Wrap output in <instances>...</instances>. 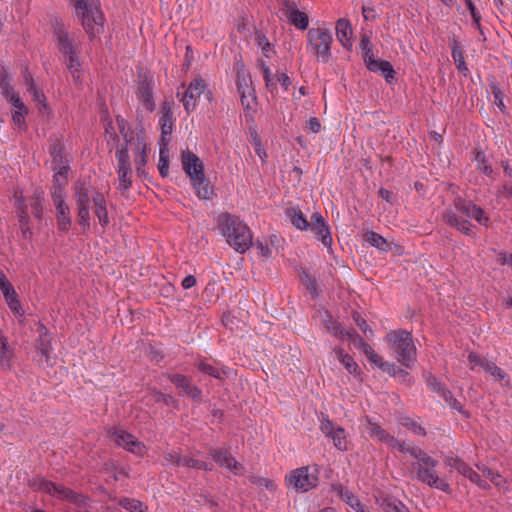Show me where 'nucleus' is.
I'll list each match as a JSON object with an SVG mask.
<instances>
[{
	"instance_id": "dca6fc26",
	"label": "nucleus",
	"mask_w": 512,
	"mask_h": 512,
	"mask_svg": "<svg viewBox=\"0 0 512 512\" xmlns=\"http://www.w3.org/2000/svg\"><path fill=\"white\" fill-rule=\"evenodd\" d=\"M332 491L349 505L355 512H368L360 500L342 484H332Z\"/></svg>"
},
{
	"instance_id": "bb28decb",
	"label": "nucleus",
	"mask_w": 512,
	"mask_h": 512,
	"mask_svg": "<svg viewBox=\"0 0 512 512\" xmlns=\"http://www.w3.org/2000/svg\"><path fill=\"white\" fill-rule=\"evenodd\" d=\"M377 502L384 512H410L404 503L391 496H384Z\"/></svg>"
},
{
	"instance_id": "6e6d98bb",
	"label": "nucleus",
	"mask_w": 512,
	"mask_h": 512,
	"mask_svg": "<svg viewBox=\"0 0 512 512\" xmlns=\"http://www.w3.org/2000/svg\"><path fill=\"white\" fill-rule=\"evenodd\" d=\"M95 215L99 220V223L102 227H106L109 225L110 220L108 216V211L106 205L95 207Z\"/></svg>"
},
{
	"instance_id": "ea45409f",
	"label": "nucleus",
	"mask_w": 512,
	"mask_h": 512,
	"mask_svg": "<svg viewBox=\"0 0 512 512\" xmlns=\"http://www.w3.org/2000/svg\"><path fill=\"white\" fill-rule=\"evenodd\" d=\"M478 470H480L484 477H487L490 479V481L497 487H502L506 484V481L503 479V477L498 474L497 472H494L492 469L488 468L485 465H477Z\"/></svg>"
},
{
	"instance_id": "a19ab883",
	"label": "nucleus",
	"mask_w": 512,
	"mask_h": 512,
	"mask_svg": "<svg viewBox=\"0 0 512 512\" xmlns=\"http://www.w3.org/2000/svg\"><path fill=\"white\" fill-rule=\"evenodd\" d=\"M158 170L164 178L169 174V150L167 147H160Z\"/></svg>"
},
{
	"instance_id": "7ed1b4c3",
	"label": "nucleus",
	"mask_w": 512,
	"mask_h": 512,
	"mask_svg": "<svg viewBox=\"0 0 512 512\" xmlns=\"http://www.w3.org/2000/svg\"><path fill=\"white\" fill-rule=\"evenodd\" d=\"M181 163L183 170L189 176L191 183L200 199H210L213 191L209 186L204 174V164L202 160L192 151L185 150L181 154Z\"/></svg>"
},
{
	"instance_id": "6ab92c4d",
	"label": "nucleus",
	"mask_w": 512,
	"mask_h": 512,
	"mask_svg": "<svg viewBox=\"0 0 512 512\" xmlns=\"http://www.w3.org/2000/svg\"><path fill=\"white\" fill-rule=\"evenodd\" d=\"M366 66L372 72L380 71L388 83H391L394 79L395 70L389 61L368 57L366 58Z\"/></svg>"
},
{
	"instance_id": "864d4df0",
	"label": "nucleus",
	"mask_w": 512,
	"mask_h": 512,
	"mask_svg": "<svg viewBox=\"0 0 512 512\" xmlns=\"http://www.w3.org/2000/svg\"><path fill=\"white\" fill-rule=\"evenodd\" d=\"M149 396L154 402H163L167 406H170L176 402L171 395L164 394L157 390L151 391Z\"/></svg>"
},
{
	"instance_id": "09e8293b",
	"label": "nucleus",
	"mask_w": 512,
	"mask_h": 512,
	"mask_svg": "<svg viewBox=\"0 0 512 512\" xmlns=\"http://www.w3.org/2000/svg\"><path fill=\"white\" fill-rule=\"evenodd\" d=\"M197 367L202 373L210 375L217 379H222V374H226L225 371L221 372L218 369H216L215 367H213L212 365L205 363V362H199Z\"/></svg>"
},
{
	"instance_id": "f8f14e48",
	"label": "nucleus",
	"mask_w": 512,
	"mask_h": 512,
	"mask_svg": "<svg viewBox=\"0 0 512 512\" xmlns=\"http://www.w3.org/2000/svg\"><path fill=\"white\" fill-rule=\"evenodd\" d=\"M168 378L176 387L181 388L185 395L191 397L194 401H202L201 390L197 386L192 385L191 381L186 376L181 374H169Z\"/></svg>"
},
{
	"instance_id": "0eeeda50",
	"label": "nucleus",
	"mask_w": 512,
	"mask_h": 512,
	"mask_svg": "<svg viewBox=\"0 0 512 512\" xmlns=\"http://www.w3.org/2000/svg\"><path fill=\"white\" fill-rule=\"evenodd\" d=\"M308 50L317 61L327 63L331 58L332 33L326 28H311L307 32Z\"/></svg>"
},
{
	"instance_id": "c9c22d12",
	"label": "nucleus",
	"mask_w": 512,
	"mask_h": 512,
	"mask_svg": "<svg viewBox=\"0 0 512 512\" xmlns=\"http://www.w3.org/2000/svg\"><path fill=\"white\" fill-rule=\"evenodd\" d=\"M479 366L498 380H503L506 377L504 370L486 358L484 360H479Z\"/></svg>"
},
{
	"instance_id": "72a5a7b5",
	"label": "nucleus",
	"mask_w": 512,
	"mask_h": 512,
	"mask_svg": "<svg viewBox=\"0 0 512 512\" xmlns=\"http://www.w3.org/2000/svg\"><path fill=\"white\" fill-rule=\"evenodd\" d=\"M364 238L366 242H368L370 245L378 248L381 251H388L390 249V246L386 239L376 232H367L365 233Z\"/></svg>"
},
{
	"instance_id": "2eb2a0df",
	"label": "nucleus",
	"mask_w": 512,
	"mask_h": 512,
	"mask_svg": "<svg viewBox=\"0 0 512 512\" xmlns=\"http://www.w3.org/2000/svg\"><path fill=\"white\" fill-rule=\"evenodd\" d=\"M442 219L451 227L456 228L458 231L465 235L472 236L471 223L458 216V214L451 208L446 209L442 214Z\"/></svg>"
},
{
	"instance_id": "7c9ffc66",
	"label": "nucleus",
	"mask_w": 512,
	"mask_h": 512,
	"mask_svg": "<svg viewBox=\"0 0 512 512\" xmlns=\"http://www.w3.org/2000/svg\"><path fill=\"white\" fill-rule=\"evenodd\" d=\"M299 277H300L302 284L305 285V287L312 294V297L317 298L320 294V290L318 288L316 278L304 269L301 270Z\"/></svg>"
},
{
	"instance_id": "a18cd8bd",
	"label": "nucleus",
	"mask_w": 512,
	"mask_h": 512,
	"mask_svg": "<svg viewBox=\"0 0 512 512\" xmlns=\"http://www.w3.org/2000/svg\"><path fill=\"white\" fill-rule=\"evenodd\" d=\"M445 402L452 408L458 412L463 413L462 406L460 402L453 396L450 390L446 389V387L439 394Z\"/></svg>"
},
{
	"instance_id": "ddd939ff",
	"label": "nucleus",
	"mask_w": 512,
	"mask_h": 512,
	"mask_svg": "<svg viewBox=\"0 0 512 512\" xmlns=\"http://www.w3.org/2000/svg\"><path fill=\"white\" fill-rule=\"evenodd\" d=\"M312 220L313 223L310 224L311 230L324 246L330 247L332 244V237L329 226L325 222L324 218L320 213L316 212L312 215Z\"/></svg>"
},
{
	"instance_id": "f03ea898",
	"label": "nucleus",
	"mask_w": 512,
	"mask_h": 512,
	"mask_svg": "<svg viewBox=\"0 0 512 512\" xmlns=\"http://www.w3.org/2000/svg\"><path fill=\"white\" fill-rule=\"evenodd\" d=\"M411 456L417 459V461L413 462L411 465L412 472H415V478L417 480L443 492H451L450 485L443 479H440L435 470L438 464L435 459L430 457L423 450H412Z\"/></svg>"
},
{
	"instance_id": "20e7f679",
	"label": "nucleus",
	"mask_w": 512,
	"mask_h": 512,
	"mask_svg": "<svg viewBox=\"0 0 512 512\" xmlns=\"http://www.w3.org/2000/svg\"><path fill=\"white\" fill-rule=\"evenodd\" d=\"M385 339L397 361L405 368H412L417 355L412 334L403 329L392 330Z\"/></svg>"
},
{
	"instance_id": "2f4dec72",
	"label": "nucleus",
	"mask_w": 512,
	"mask_h": 512,
	"mask_svg": "<svg viewBox=\"0 0 512 512\" xmlns=\"http://www.w3.org/2000/svg\"><path fill=\"white\" fill-rule=\"evenodd\" d=\"M345 339L353 343L354 347L360 349L365 355L372 354L373 348L355 330L347 332Z\"/></svg>"
},
{
	"instance_id": "a211bd4d",
	"label": "nucleus",
	"mask_w": 512,
	"mask_h": 512,
	"mask_svg": "<svg viewBox=\"0 0 512 512\" xmlns=\"http://www.w3.org/2000/svg\"><path fill=\"white\" fill-rule=\"evenodd\" d=\"M49 153L52 157L51 167L69 166V161L64 154V146L59 138H51Z\"/></svg>"
},
{
	"instance_id": "9b49d317",
	"label": "nucleus",
	"mask_w": 512,
	"mask_h": 512,
	"mask_svg": "<svg viewBox=\"0 0 512 512\" xmlns=\"http://www.w3.org/2000/svg\"><path fill=\"white\" fill-rule=\"evenodd\" d=\"M205 90L206 82L201 77H197L190 82L187 90L181 98L183 106L188 114L196 107V99L200 97Z\"/></svg>"
},
{
	"instance_id": "4be33fe9",
	"label": "nucleus",
	"mask_w": 512,
	"mask_h": 512,
	"mask_svg": "<svg viewBox=\"0 0 512 512\" xmlns=\"http://www.w3.org/2000/svg\"><path fill=\"white\" fill-rule=\"evenodd\" d=\"M336 36L339 42L345 47H351L352 27L350 21L345 18H340L336 22Z\"/></svg>"
},
{
	"instance_id": "e2e57ef3",
	"label": "nucleus",
	"mask_w": 512,
	"mask_h": 512,
	"mask_svg": "<svg viewBox=\"0 0 512 512\" xmlns=\"http://www.w3.org/2000/svg\"><path fill=\"white\" fill-rule=\"evenodd\" d=\"M63 190H64V188H62V187H55V186L51 187L50 192H51V198L53 200L54 206L58 205V204L65 203L64 198H63Z\"/></svg>"
},
{
	"instance_id": "bf43d9fd",
	"label": "nucleus",
	"mask_w": 512,
	"mask_h": 512,
	"mask_svg": "<svg viewBox=\"0 0 512 512\" xmlns=\"http://www.w3.org/2000/svg\"><path fill=\"white\" fill-rule=\"evenodd\" d=\"M450 46H451V55H452L453 60L455 62L463 60L464 57H463L462 48L456 38H453L450 41Z\"/></svg>"
},
{
	"instance_id": "cd10ccee",
	"label": "nucleus",
	"mask_w": 512,
	"mask_h": 512,
	"mask_svg": "<svg viewBox=\"0 0 512 512\" xmlns=\"http://www.w3.org/2000/svg\"><path fill=\"white\" fill-rule=\"evenodd\" d=\"M59 230L67 232L71 226L70 208L66 203L55 205Z\"/></svg>"
},
{
	"instance_id": "aec40b11",
	"label": "nucleus",
	"mask_w": 512,
	"mask_h": 512,
	"mask_svg": "<svg viewBox=\"0 0 512 512\" xmlns=\"http://www.w3.org/2000/svg\"><path fill=\"white\" fill-rule=\"evenodd\" d=\"M321 315V321L324 325L325 329L329 331L331 334H333L335 337H340L342 340L346 338V331L341 323L333 319L332 315L329 313V311L324 310L323 312H320Z\"/></svg>"
},
{
	"instance_id": "4d7b16f0",
	"label": "nucleus",
	"mask_w": 512,
	"mask_h": 512,
	"mask_svg": "<svg viewBox=\"0 0 512 512\" xmlns=\"http://www.w3.org/2000/svg\"><path fill=\"white\" fill-rule=\"evenodd\" d=\"M260 66H261V70L263 72V77L265 80L266 87L268 88V90H270L272 92L273 90L276 89L277 86H276V82L273 81V78L271 76V71H270L269 67H267L265 65L264 62H261Z\"/></svg>"
},
{
	"instance_id": "423d86ee",
	"label": "nucleus",
	"mask_w": 512,
	"mask_h": 512,
	"mask_svg": "<svg viewBox=\"0 0 512 512\" xmlns=\"http://www.w3.org/2000/svg\"><path fill=\"white\" fill-rule=\"evenodd\" d=\"M53 36L59 52L64 57L68 71L72 74L74 81L77 82L79 76L75 75V73L79 71L80 62L76 55L74 39L70 36L64 24L58 19L53 23Z\"/></svg>"
},
{
	"instance_id": "8fccbe9b",
	"label": "nucleus",
	"mask_w": 512,
	"mask_h": 512,
	"mask_svg": "<svg viewBox=\"0 0 512 512\" xmlns=\"http://www.w3.org/2000/svg\"><path fill=\"white\" fill-rule=\"evenodd\" d=\"M160 123H173V111L169 101H164L161 104Z\"/></svg>"
},
{
	"instance_id": "13d9d810",
	"label": "nucleus",
	"mask_w": 512,
	"mask_h": 512,
	"mask_svg": "<svg viewBox=\"0 0 512 512\" xmlns=\"http://www.w3.org/2000/svg\"><path fill=\"white\" fill-rule=\"evenodd\" d=\"M67 500L74 503L75 505H77L79 507V509H82V508L86 507V505L89 501V497L85 496L83 494H79L75 491H72L71 495L69 496V498Z\"/></svg>"
},
{
	"instance_id": "49530a36",
	"label": "nucleus",
	"mask_w": 512,
	"mask_h": 512,
	"mask_svg": "<svg viewBox=\"0 0 512 512\" xmlns=\"http://www.w3.org/2000/svg\"><path fill=\"white\" fill-rule=\"evenodd\" d=\"M352 318L356 325L361 329V331L365 334L366 337L373 336V330L370 328V326L367 324L366 320L358 313L357 311H354L352 313Z\"/></svg>"
},
{
	"instance_id": "c85d7f7f",
	"label": "nucleus",
	"mask_w": 512,
	"mask_h": 512,
	"mask_svg": "<svg viewBox=\"0 0 512 512\" xmlns=\"http://www.w3.org/2000/svg\"><path fill=\"white\" fill-rule=\"evenodd\" d=\"M285 213L295 228L306 230L310 227V223L306 220L303 213L299 209L290 207L286 209Z\"/></svg>"
},
{
	"instance_id": "393cba45",
	"label": "nucleus",
	"mask_w": 512,
	"mask_h": 512,
	"mask_svg": "<svg viewBox=\"0 0 512 512\" xmlns=\"http://www.w3.org/2000/svg\"><path fill=\"white\" fill-rule=\"evenodd\" d=\"M147 163V145L143 137L138 134L136 144V158L135 165L138 176L145 174L144 166Z\"/></svg>"
},
{
	"instance_id": "b1692460",
	"label": "nucleus",
	"mask_w": 512,
	"mask_h": 512,
	"mask_svg": "<svg viewBox=\"0 0 512 512\" xmlns=\"http://www.w3.org/2000/svg\"><path fill=\"white\" fill-rule=\"evenodd\" d=\"M1 291L5 298V301L11 311L17 315H23L24 311L21 307V304L18 300V295L12 284L6 285L5 287H1Z\"/></svg>"
},
{
	"instance_id": "a878e982",
	"label": "nucleus",
	"mask_w": 512,
	"mask_h": 512,
	"mask_svg": "<svg viewBox=\"0 0 512 512\" xmlns=\"http://www.w3.org/2000/svg\"><path fill=\"white\" fill-rule=\"evenodd\" d=\"M17 207L19 210L18 219L22 236L24 239L30 240L32 238L33 232L29 226V215L27 206L23 203L22 200L19 199L17 201Z\"/></svg>"
},
{
	"instance_id": "052dcab7",
	"label": "nucleus",
	"mask_w": 512,
	"mask_h": 512,
	"mask_svg": "<svg viewBox=\"0 0 512 512\" xmlns=\"http://www.w3.org/2000/svg\"><path fill=\"white\" fill-rule=\"evenodd\" d=\"M28 114V111H17L14 110L12 112V120L15 125H17L20 129H26L25 116Z\"/></svg>"
},
{
	"instance_id": "9d476101",
	"label": "nucleus",
	"mask_w": 512,
	"mask_h": 512,
	"mask_svg": "<svg viewBox=\"0 0 512 512\" xmlns=\"http://www.w3.org/2000/svg\"><path fill=\"white\" fill-rule=\"evenodd\" d=\"M318 478L309 474V467L304 466L293 471L289 483L297 490L306 492L317 485Z\"/></svg>"
},
{
	"instance_id": "37998d69",
	"label": "nucleus",
	"mask_w": 512,
	"mask_h": 512,
	"mask_svg": "<svg viewBox=\"0 0 512 512\" xmlns=\"http://www.w3.org/2000/svg\"><path fill=\"white\" fill-rule=\"evenodd\" d=\"M78 210V223L83 228V232L90 228L89 205H76Z\"/></svg>"
},
{
	"instance_id": "1a4fd4ad",
	"label": "nucleus",
	"mask_w": 512,
	"mask_h": 512,
	"mask_svg": "<svg viewBox=\"0 0 512 512\" xmlns=\"http://www.w3.org/2000/svg\"><path fill=\"white\" fill-rule=\"evenodd\" d=\"M454 207L456 213H462L468 218L475 219L479 224L488 226V216L485 215L481 207L475 205L472 201L459 197L454 201Z\"/></svg>"
},
{
	"instance_id": "412c9836",
	"label": "nucleus",
	"mask_w": 512,
	"mask_h": 512,
	"mask_svg": "<svg viewBox=\"0 0 512 512\" xmlns=\"http://www.w3.org/2000/svg\"><path fill=\"white\" fill-rule=\"evenodd\" d=\"M236 86L239 93H247L250 96L251 101H255V91L252 87V80L250 74L241 68L237 71Z\"/></svg>"
},
{
	"instance_id": "603ef678",
	"label": "nucleus",
	"mask_w": 512,
	"mask_h": 512,
	"mask_svg": "<svg viewBox=\"0 0 512 512\" xmlns=\"http://www.w3.org/2000/svg\"><path fill=\"white\" fill-rule=\"evenodd\" d=\"M161 126V138L160 147H167L170 141V135L173 130V123H160Z\"/></svg>"
},
{
	"instance_id": "c03bdc74",
	"label": "nucleus",
	"mask_w": 512,
	"mask_h": 512,
	"mask_svg": "<svg viewBox=\"0 0 512 512\" xmlns=\"http://www.w3.org/2000/svg\"><path fill=\"white\" fill-rule=\"evenodd\" d=\"M329 437L332 438L334 446L337 449L341 451L347 450L346 436L343 428H336V430Z\"/></svg>"
},
{
	"instance_id": "f257e3e1",
	"label": "nucleus",
	"mask_w": 512,
	"mask_h": 512,
	"mask_svg": "<svg viewBox=\"0 0 512 512\" xmlns=\"http://www.w3.org/2000/svg\"><path fill=\"white\" fill-rule=\"evenodd\" d=\"M217 227L236 252L244 253L252 246L251 230L238 216L228 212L221 213L217 217Z\"/></svg>"
},
{
	"instance_id": "69168bd1",
	"label": "nucleus",
	"mask_w": 512,
	"mask_h": 512,
	"mask_svg": "<svg viewBox=\"0 0 512 512\" xmlns=\"http://www.w3.org/2000/svg\"><path fill=\"white\" fill-rule=\"evenodd\" d=\"M72 491L73 490H71L70 488L56 484V489H54L52 496H56L62 500H67L71 495Z\"/></svg>"
},
{
	"instance_id": "5fc2aeb1",
	"label": "nucleus",
	"mask_w": 512,
	"mask_h": 512,
	"mask_svg": "<svg viewBox=\"0 0 512 512\" xmlns=\"http://www.w3.org/2000/svg\"><path fill=\"white\" fill-rule=\"evenodd\" d=\"M475 162L477 165V168L481 170L484 174L489 175L492 173V168L490 165H488L485 154L482 152H477L475 156Z\"/></svg>"
},
{
	"instance_id": "680f3d73",
	"label": "nucleus",
	"mask_w": 512,
	"mask_h": 512,
	"mask_svg": "<svg viewBox=\"0 0 512 512\" xmlns=\"http://www.w3.org/2000/svg\"><path fill=\"white\" fill-rule=\"evenodd\" d=\"M490 88L492 90V94L494 96L495 103L497 104V106L501 110H503V108H505V105L503 103V93H502V91L500 90V88L495 83H491L490 84Z\"/></svg>"
},
{
	"instance_id": "39448f33",
	"label": "nucleus",
	"mask_w": 512,
	"mask_h": 512,
	"mask_svg": "<svg viewBox=\"0 0 512 512\" xmlns=\"http://www.w3.org/2000/svg\"><path fill=\"white\" fill-rule=\"evenodd\" d=\"M85 32L92 39L103 31L104 17L99 0H71Z\"/></svg>"
},
{
	"instance_id": "3c124183",
	"label": "nucleus",
	"mask_w": 512,
	"mask_h": 512,
	"mask_svg": "<svg viewBox=\"0 0 512 512\" xmlns=\"http://www.w3.org/2000/svg\"><path fill=\"white\" fill-rule=\"evenodd\" d=\"M367 422L369 424V435L371 437H376L379 441L384 442L388 436V433L376 423H372L371 420L368 419Z\"/></svg>"
},
{
	"instance_id": "473e14b6",
	"label": "nucleus",
	"mask_w": 512,
	"mask_h": 512,
	"mask_svg": "<svg viewBox=\"0 0 512 512\" xmlns=\"http://www.w3.org/2000/svg\"><path fill=\"white\" fill-rule=\"evenodd\" d=\"M51 169L54 172L52 186L65 188L68 184L70 166L51 167Z\"/></svg>"
},
{
	"instance_id": "5701e85b",
	"label": "nucleus",
	"mask_w": 512,
	"mask_h": 512,
	"mask_svg": "<svg viewBox=\"0 0 512 512\" xmlns=\"http://www.w3.org/2000/svg\"><path fill=\"white\" fill-rule=\"evenodd\" d=\"M286 7L289 11L287 17L289 21L298 29L306 30L309 24L308 15L294 8V3L286 2Z\"/></svg>"
},
{
	"instance_id": "6e6552de",
	"label": "nucleus",
	"mask_w": 512,
	"mask_h": 512,
	"mask_svg": "<svg viewBox=\"0 0 512 512\" xmlns=\"http://www.w3.org/2000/svg\"><path fill=\"white\" fill-rule=\"evenodd\" d=\"M138 78L137 96L145 109L152 112L155 109V102L153 98V77L147 73L139 72Z\"/></svg>"
},
{
	"instance_id": "0e129e2a",
	"label": "nucleus",
	"mask_w": 512,
	"mask_h": 512,
	"mask_svg": "<svg viewBox=\"0 0 512 512\" xmlns=\"http://www.w3.org/2000/svg\"><path fill=\"white\" fill-rule=\"evenodd\" d=\"M342 364L350 374L358 373L359 366L350 355L344 356Z\"/></svg>"
},
{
	"instance_id": "58836bf2",
	"label": "nucleus",
	"mask_w": 512,
	"mask_h": 512,
	"mask_svg": "<svg viewBox=\"0 0 512 512\" xmlns=\"http://www.w3.org/2000/svg\"><path fill=\"white\" fill-rule=\"evenodd\" d=\"M29 485L35 490L43 491L50 495H53L54 489H56V483L43 478L33 479L30 481Z\"/></svg>"
},
{
	"instance_id": "e433bc0d",
	"label": "nucleus",
	"mask_w": 512,
	"mask_h": 512,
	"mask_svg": "<svg viewBox=\"0 0 512 512\" xmlns=\"http://www.w3.org/2000/svg\"><path fill=\"white\" fill-rule=\"evenodd\" d=\"M14 353L13 350L9 347L8 342L2 343L0 347V367L3 370H10L12 367L11 360Z\"/></svg>"
},
{
	"instance_id": "4468645a",
	"label": "nucleus",
	"mask_w": 512,
	"mask_h": 512,
	"mask_svg": "<svg viewBox=\"0 0 512 512\" xmlns=\"http://www.w3.org/2000/svg\"><path fill=\"white\" fill-rule=\"evenodd\" d=\"M109 436L117 445L123 446L128 451L136 452V448L141 447V443L125 430L118 428L110 429Z\"/></svg>"
},
{
	"instance_id": "f3484780",
	"label": "nucleus",
	"mask_w": 512,
	"mask_h": 512,
	"mask_svg": "<svg viewBox=\"0 0 512 512\" xmlns=\"http://www.w3.org/2000/svg\"><path fill=\"white\" fill-rule=\"evenodd\" d=\"M209 454L213 460L221 467L231 470H238L242 465L235 460V458L228 452L227 449H213L211 448Z\"/></svg>"
},
{
	"instance_id": "79ce46f5",
	"label": "nucleus",
	"mask_w": 512,
	"mask_h": 512,
	"mask_svg": "<svg viewBox=\"0 0 512 512\" xmlns=\"http://www.w3.org/2000/svg\"><path fill=\"white\" fill-rule=\"evenodd\" d=\"M119 505L131 512H145L147 509L143 508V503L141 501L127 497L120 499Z\"/></svg>"
},
{
	"instance_id": "c756f323",
	"label": "nucleus",
	"mask_w": 512,
	"mask_h": 512,
	"mask_svg": "<svg viewBox=\"0 0 512 512\" xmlns=\"http://www.w3.org/2000/svg\"><path fill=\"white\" fill-rule=\"evenodd\" d=\"M75 201L76 205H89L90 195L89 189L85 181L78 180L75 183Z\"/></svg>"
},
{
	"instance_id": "774afa93",
	"label": "nucleus",
	"mask_w": 512,
	"mask_h": 512,
	"mask_svg": "<svg viewBox=\"0 0 512 512\" xmlns=\"http://www.w3.org/2000/svg\"><path fill=\"white\" fill-rule=\"evenodd\" d=\"M32 98L39 105L38 109L41 113H44L48 109L46 97L43 92L39 91L37 94L33 95Z\"/></svg>"
},
{
	"instance_id": "f704fd0d",
	"label": "nucleus",
	"mask_w": 512,
	"mask_h": 512,
	"mask_svg": "<svg viewBox=\"0 0 512 512\" xmlns=\"http://www.w3.org/2000/svg\"><path fill=\"white\" fill-rule=\"evenodd\" d=\"M119 178L118 189L124 194L132 186V168L117 169Z\"/></svg>"
},
{
	"instance_id": "4c0bfd02",
	"label": "nucleus",
	"mask_w": 512,
	"mask_h": 512,
	"mask_svg": "<svg viewBox=\"0 0 512 512\" xmlns=\"http://www.w3.org/2000/svg\"><path fill=\"white\" fill-rule=\"evenodd\" d=\"M118 161L117 169L132 168L130 163L129 150L127 145H121L115 152Z\"/></svg>"
},
{
	"instance_id": "338daca9",
	"label": "nucleus",
	"mask_w": 512,
	"mask_h": 512,
	"mask_svg": "<svg viewBox=\"0 0 512 512\" xmlns=\"http://www.w3.org/2000/svg\"><path fill=\"white\" fill-rule=\"evenodd\" d=\"M0 90L1 93L7 98L11 97V94H14L12 92L13 89L10 85V79L8 76H2V79H0Z\"/></svg>"
},
{
	"instance_id": "de8ad7c7",
	"label": "nucleus",
	"mask_w": 512,
	"mask_h": 512,
	"mask_svg": "<svg viewBox=\"0 0 512 512\" xmlns=\"http://www.w3.org/2000/svg\"><path fill=\"white\" fill-rule=\"evenodd\" d=\"M399 423L402 426L410 428L416 434H419L422 436L426 435L425 429L422 426L418 425L413 419H411L409 417H401L399 419Z\"/></svg>"
}]
</instances>
